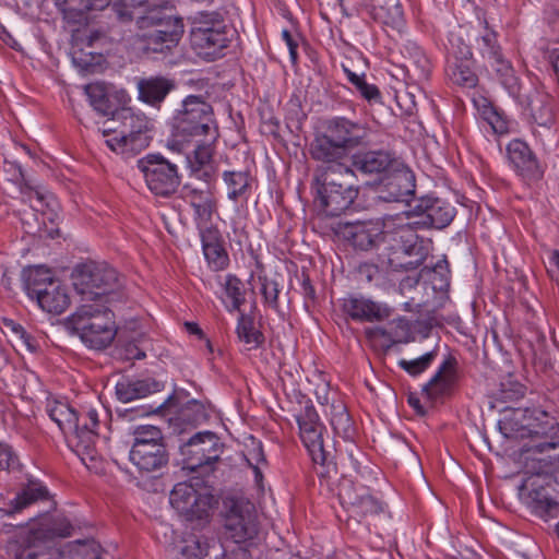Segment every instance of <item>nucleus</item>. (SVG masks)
Listing matches in <instances>:
<instances>
[{
	"instance_id": "f257e3e1",
	"label": "nucleus",
	"mask_w": 559,
	"mask_h": 559,
	"mask_svg": "<svg viewBox=\"0 0 559 559\" xmlns=\"http://www.w3.org/2000/svg\"><path fill=\"white\" fill-rule=\"evenodd\" d=\"M322 163L314 175L318 201L328 216H337L358 197V179L354 169L342 160Z\"/></svg>"
},
{
	"instance_id": "f03ea898",
	"label": "nucleus",
	"mask_w": 559,
	"mask_h": 559,
	"mask_svg": "<svg viewBox=\"0 0 559 559\" xmlns=\"http://www.w3.org/2000/svg\"><path fill=\"white\" fill-rule=\"evenodd\" d=\"M369 129L366 124L344 117L329 120L324 132L317 134L310 145V155L318 162H336L367 144Z\"/></svg>"
},
{
	"instance_id": "7ed1b4c3",
	"label": "nucleus",
	"mask_w": 559,
	"mask_h": 559,
	"mask_svg": "<svg viewBox=\"0 0 559 559\" xmlns=\"http://www.w3.org/2000/svg\"><path fill=\"white\" fill-rule=\"evenodd\" d=\"M72 524L63 516L48 518L11 538L4 549L5 559H38L58 539L71 536Z\"/></svg>"
},
{
	"instance_id": "20e7f679",
	"label": "nucleus",
	"mask_w": 559,
	"mask_h": 559,
	"mask_svg": "<svg viewBox=\"0 0 559 559\" xmlns=\"http://www.w3.org/2000/svg\"><path fill=\"white\" fill-rule=\"evenodd\" d=\"M300 438L307 448L316 465L321 467L317 473L326 478L338 473V463L336 462V441H329L330 433L325 426L320 421L319 415L313 406H306L302 413L297 417Z\"/></svg>"
},
{
	"instance_id": "39448f33",
	"label": "nucleus",
	"mask_w": 559,
	"mask_h": 559,
	"mask_svg": "<svg viewBox=\"0 0 559 559\" xmlns=\"http://www.w3.org/2000/svg\"><path fill=\"white\" fill-rule=\"evenodd\" d=\"M73 332L94 349H104L115 338L114 313L100 304H83L70 318Z\"/></svg>"
},
{
	"instance_id": "423d86ee",
	"label": "nucleus",
	"mask_w": 559,
	"mask_h": 559,
	"mask_svg": "<svg viewBox=\"0 0 559 559\" xmlns=\"http://www.w3.org/2000/svg\"><path fill=\"white\" fill-rule=\"evenodd\" d=\"M169 499L171 507L186 521L199 527H205L210 523L214 506L217 503L211 487L199 479L178 483Z\"/></svg>"
},
{
	"instance_id": "0eeeda50",
	"label": "nucleus",
	"mask_w": 559,
	"mask_h": 559,
	"mask_svg": "<svg viewBox=\"0 0 559 559\" xmlns=\"http://www.w3.org/2000/svg\"><path fill=\"white\" fill-rule=\"evenodd\" d=\"M47 412L49 417L58 425L63 433H72L70 443L82 463L88 469H95L98 461L95 449V433L87 425L80 427L74 408L68 403L58 400H48Z\"/></svg>"
},
{
	"instance_id": "6e6552de",
	"label": "nucleus",
	"mask_w": 559,
	"mask_h": 559,
	"mask_svg": "<svg viewBox=\"0 0 559 559\" xmlns=\"http://www.w3.org/2000/svg\"><path fill=\"white\" fill-rule=\"evenodd\" d=\"M119 123L118 135L106 140L107 146L120 154H138L150 144L148 122L143 114L131 108H120L112 112V122Z\"/></svg>"
},
{
	"instance_id": "1a4fd4ad",
	"label": "nucleus",
	"mask_w": 559,
	"mask_h": 559,
	"mask_svg": "<svg viewBox=\"0 0 559 559\" xmlns=\"http://www.w3.org/2000/svg\"><path fill=\"white\" fill-rule=\"evenodd\" d=\"M73 286L83 301H92L111 294L119 285L115 269L96 262L76 266L72 275Z\"/></svg>"
},
{
	"instance_id": "9d476101",
	"label": "nucleus",
	"mask_w": 559,
	"mask_h": 559,
	"mask_svg": "<svg viewBox=\"0 0 559 559\" xmlns=\"http://www.w3.org/2000/svg\"><path fill=\"white\" fill-rule=\"evenodd\" d=\"M147 188L159 197L174 194L180 186L178 167L159 154H150L138 160Z\"/></svg>"
},
{
	"instance_id": "9b49d317",
	"label": "nucleus",
	"mask_w": 559,
	"mask_h": 559,
	"mask_svg": "<svg viewBox=\"0 0 559 559\" xmlns=\"http://www.w3.org/2000/svg\"><path fill=\"white\" fill-rule=\"evenodd\" d=\"M178 126L182 132L193 136L204 135L216 140L218 131L213 118V108L202 96L189 95L182 102V109L177 115Z\"/></svg>"
},
{
	"instance_id": "f8f14e48",
	"label": "nucleus",
	"mask_w": 559,
	"mask_h": 559,
	"mask_svg": "<svg viewBox=\"0 0 559 559\" xmlns=\"http://www.w3.org/2000/svg\"><path fill=\"white\" fill-rule=\"evenodd\" d=\"M555 486L556 481L548 472H538L525 477L519 489L520 495L534 512L546 516L559 511Z\"/></svg>"
},
{
	"instance_id": "ddd939ff",
	"label": "nucleus",
	"mask_w": 559,
	"mask_h": 559,
	"mask_svg": "<svg viewBox=\"0 0 559 559\" xmlns=\"http://www.w3.org/2000/svg\"><path fill=\"white\" fill-rule=\"evenodd\" d=\"M223 444L212 431L198 432L181 447L185 468L204 474L213 472V464L219 460Z\"/></svg>"
},
{
	"instance_id": "4468645a",
	"label": "nucleus",
	"mask_w": 559,
	"mask_h": 559,
	"mask_svg": "<svg viewBox=\"0 0 559 559\" xmlns=\"http://www.w3.org/2000/svg\"><path fill=\"white\" fill-rule=\"evenodd\" d=\"M513 429V425L521 424L515 429L519 437H531L535 439L534 443L543 440L551 439L558 436L559 424L545 411L534 409H518L513 414V418L503 423Z\"/></svg>"
},
{
	"instance_id": "2eb2a0df",
	"label": "nucleus",
	"mask_w": 559,
	"mask_h": 559,
	"mask_svg": "<svg viewBox=\"0 0 559 559\" xmlns=\"http://www.w3.org/2000/svg\"><path fill=\"white\" fill-rule=\"evenodd\" d=\"M384 218L376 221L340 222L336 233L360 250H370L382 242Z\"/></svg>"
},
{
	"instance_id": "dca6fc26",
	"label": "nucleus",
	"mask_w": 559,
	"mask_h": 559,
	"mask_svg": "<svg viewBox=\"0 0 559 559\" xmlns=\"http://www.w3.org/2000/svg\"><path fill=\"white\" fill-rule=\"evenodd\" d=\"M418 228H444L455 216L454 206L438 198H424L408 211Z\"/></svg>"
},
{
	"instance_id": "f3484780",
	"label": "nucleus",
	"mask_w": 559,
	"mask_h": 559,
	"mask_svg": "<svg viewBox=\"0 0 559 559\" xmlns=\"http://www.w3.org/2000/svg\"><path fill=\"white\" fill-rule=\"evenodd\" d=\"M253 506L246 500H231L226 514L225 527L236 543H242L257 535Z\"/></svg>"
},
{
	"instance_id": "a211bd4d",
	"label": "nucleus",
	"mask_w": 559,
	"mask_h": 559,
	"mask_svg": "<svg viewBox=\"0 0 559 559\" xmlns=\"http://www.w3.org/2000/svg\"><path fill=\"white\" fill-rule=\"evenodd\" d=\"M136 24L141 31L156 29L164 34L168 38L165 41L168 47H176L183 35L182 20L157 9L148 10L143 16H139Z\"/></svg>"
},
{
	"instance_id": "6ab92c4d",
	"label": "nucleus",
	"mask_w": 559,
	"mask_h": 559,
	"mask_svg": "<svg viewBox=\"0 0 559 559\" xmlns=\"http://www.w3.org/2000/svg\"><path fill=\"white\" fill-rule=\"evenodd\" d=\"M413 222L414 218L408 211L384 217L381 245L388 252L392 251L396 245L400 247L404 241H414V234L419 228Z\"/></svg>"
},
{
	"instance_id": "aec40b11",
	"label": "nucleus",
	"mask_w": 559,
	"mask_h": 559,
	"mask_svg": "<svg viewBox=\"0 0 559 559\" xmlns=\"http://www.w3.org/2000/svg\"><path fill=\"white\" fill-rule=\"evenodd\" d=\"M338 498L345 508L360 516L377 514L382 510L381 503L369 495L368 489L348 481L341 484Z\"/></svg>"
},
{
	"instance_id": "412c9836",
	"label": "nucleus",
	"mask_w": 559,
	"mask_h": 559,
	"mask_svg": "<svg viewBox=\"0 0 559 559\" xmlns=\"http://www.w3.org/2000/svg\"><path fill=\"white\" fill-rule=\"evenodd\" d=\"M427 257L423 241L414 234V241H404L400 247L396 245L388 252V263L394 271H409L419 267Z\"/></svg>"
},
{
	"instance_id": "4be33fe9",
	"label": "nucleus",
	"mask_w": 559,
	"mask_h": 559,
	"mask_svg": "<svg viewBox=\"0 0 559 559\" xmlns=\"http://www.w3.org/2000/svg\"><path fill=\"white\" fill-rule=\"evenodd\" d=\"M130 461L140 472L153 473L168 463L166 445L131 447Z\"/></svg>"
},
{
	"instance_id": "5701e85b",
	"label": "nucleus",
	"mask_w": 559,
	"mask_h": 559,
	"mask_svg": "<svg viewBox=\"0 0 559 559\" xmlns=\"http://www.w3.org/2000/svg\"><path fill=\"white\" fill-rule=\"evenodd\" d=\"M508 155L510 162L524 178L539 179L542 177L538 162L525 142L512 141L508 145Z\"/></svg>"
},
{
	"instance_id": "b1692460",
	"label": "nucleus",
	"mask_w": 559,
	"mask_h": 559,
	"mask_svg": "<svg viewBox=\"0 0 559 559\" xmlns=\"http://www.w3.org/2000/svg\"><path fill=\"white\" fill-rule=\"evenodd\" d=\"M190 41L195 52L204 58H215L227 47L226 26L214 28L209 33L190 32Z\"/></svg>"
},
{
	"instance_id": "393cba45",
	"label": "nucleus",
	"mask_w": 559,
	"mask_h": 559,
	"mask_svg": "<svg viewBox=\"0 0 559 559\" xmlns=\"http://www.w3.org/2000/svg\"><path fill=\"white\" fill-rule=\"evenodd\" d=\"M352 165L362 174L372 175L390 171L400 163L389 152L379 150L355 154Z\"/></svg>"
},
{
	"instance_id": "a878e982",
	"label": "nucleus",
	"mask_w": 559,
	"mask_h": 559,
	"mask_svg": "<svg viewBox=\"0 0 559 559\" xmlns=\"http://www.w3.org/2000/svg\"><path fill=\"white\" fill-rule=\"evenodd\" d=\"M371 15L386 32L400 33L405 23L400 0H377Z\"/></svg>"
},
{
	"instance_id": "bb28decb",
	"label": "nucleus",
	"mask_w": 559,
	"mask_h": 559,
	"mask_svg": "<svg viewBox=\"0 0 559 559\" xmlns=\"http://www.w3.org/2000/svg\"><path fill=\"white\" fill-rule=\"evenodd\" d=\"M392 170L384 185L388 192L384 199L393 202L407 201V198L415 192L414 175L406 168H400V166H395Z\"/></svg>"
},
{
	"instance_id": "cd10ccee",
	"label": "nucleus",
	"mask_w": 559,
	"mask_h": 559,
	"mask_svg": "<svg viewBox=\"0 0 559 559\" xmlns=\"http://www.w3.org/2000/svg\"><path fill=\"white\" fill-rule=\"evenodd\" d=\"M139 99L151 106H158L174 90L171 80L164 76L142 78L138 81Z\"/></svg>"
},
{
	"instance_id": "c85d7f7f",
	"label": "nucleus",
	"mask_w": 559,
	"mask_h": 559,
	"mask_svg": "<svg viewBox=\"0 0 559 559\" xmlns=\"http://www.w3.org/2000/svg\"><path fill=\"white\" fill-rule=\"evenodd\" d=\"M35 298L44 311L53 314L62 313L70 305L67 288L60 280L48 283V287Z\"/></svg>"
},
{
	"instance_id": "c756f323",
	"label": "nucleus",
	"mask_w": 559,
	"mask_h": 559,
	"mask_svg": "<svg viewBox=\"0 0 559 559\" xmlns=\"http://www.w3.org/2000/svg\"><path fill=\"white\" fill-rule=\"evenodd\" d=\"M343 309L350 318L360 321H381L389 316L388 310L376 302L357 297L344 299Z\"/></svg>"
},
{
	"instance_id": "7c9ffc66",
	"label": "nucleus",
	"mask_w": 559,
	"mask_h": 559,
	"mask_svg": "<svg viewBox=\"0 0 559 559\" xmlns=\"http://www.w3.org/2000/svg\"><path fill=\"white\" fill-rule=\"evenodd\" d=\"M47 498V488L40 483L32 480L21 489L14 499L10 500L7 509H1V512L8 515L19 513L31 504Z\"/></svg>"
},
{
	"instance_id": "2f4dec72",
	"label": "nucleus",
	"mask_w": 559,
	"mask_h": 559,
	"mask_svg": "<svg viewBox=\"0 0 559 559\" xmlns=\"http://www.w3.org/2000/svg\"><path fill=\"white\" fill-rule=\"evenodd\" d=\"M524 451L543 467L551 471L559 469V436L533 443Z\"/></svg>"
},
{
	"instance_id": "473e14b6",
	"label": "nucleus",
	"mask_w": 559,
	"mask_h": 559,
	"mask_svg": "<svg viewBox=\"0 0 559 559\" xmlns=\"http://www.w3.org/2000/svg\"><path fill=\"white\" fill-rule=\"evenodd\" d=\"M210 538L205 534L186 533L177 546L178 559H203L211 547Z\"/></svg>"
},
{
	"instance_id": "72a5a7b5",
	"label": "nucleus",
	"mask_w": 559,
	"mask_h": 559,
	"mask_svg": "<svg viewBox=\"0 0 559 559\" xmlns=\"http://www.w3.org/2000/svg\"><path fill=\"white\" fill-rule=\"evenodd\" d=\"M159 390V383L154 380H122L116 385V394L118 399L123 402H130L135 399L146 396L152 392Z\"/></svg>"
},
{
	"instance_id": "f704fd0d",
	"label": "nucleus",
	"mask_w": 559,
	"mask_h": 559,
	"mask_svg": "<svg viewBox=\"0 0 559 559\" xmlns=\"http://www.w3.org/2000/svg\"><path fill=\"white\" fill-rule=\"evenodd\" d=\"M57 280L50 269L41 265L32 266L23 271L24 286L31 298L37 297L48 287V283Z\"/></svg>"
},
{
	"instance_id": "c9c22d12",
	"label": "nucleus",
	"mask_w": 559,
	"mask_h": 559,
	"mask_svg": "<svg viewBox=\"0 0 559 559\" xmlns=\"http://www.w3.org/2000/svg\"><path fill=\"white\" fill-rule=\"evenodd\" d=\"M455 382L454 366L451 360H445L439 371L425 385L424 390L431 399L447 394Z\"/></svg>"
},
{
	"instance_id": "e433bc0d",
	"label": "nucleus",
	"mask_w": 559,
	"mask_h": 559,
	"mask_svg": "<svg viewBox=\"0 0 559 559\" xmlns=\"http://www.w3.org/2000/svg\"><path fill=\"white\" fill-rule=\"evenodd\" d=\"M324 413L330 414V425L334 437L344 440L350 439L353 433V424L345 405L342 402L325 405Z\"/></svg>"
},
{
	"instance_id": "4c0bfd02",
	"label": "nucleus",
	"mask_w": 559,
	"mask_h": 559,
	"mask_svg": "<svg viewBox=\"0 0 559 559\" xmlns=\"http://www.w3.org/2000/svg\"><path fill=\"white\" fill-rule=\"evenodd\" d=\"M85 93L88 96L91 105L99 114L107 116L115 111L108 98V91L105 83L95 82L85 86Z\"/></svg>"
},
{
	"instance_id": "58836bf2",
	"label": "nucleus",
	"mask_w": 559,
	"mask_h": 559,
	"mask_svg": "<svg viewBox=\"0 0 559 559\" xmlns=\"http://www.w3.org/2000/svg\"><path fill=\"white\" fill-rule=\"evenodd\" d=\"M237 336L248 349L257 348L263 343V334L255 329L252 318L241 314L237 325Z\"/></svg>"
},
{
	"instance_id": "ea45409f",
	"label": "nucleus",
	"mask_w": 559,
	"mask_h": 559,
	"mask_svg": "<svg viewBox=\"0 0 559 559\" xmlns=\"http://www.w3.org/2000/svg\"><path fill=\"white\" fill-rule=\"evenodd\" d=\"M492 61L496 66L495 70L499 75L501 84L508 90L511 95L519 93L520 86L518 78L514 75L513 69L509 62L504 61L499 51H492Z\"/></svg>"
},
{
	"instance_id": "a19ab883",
	"label": "nucleus",
	"mask_w": 559,
	"mask_h": 559,
	"mask_svg": "<svg viewBox=\"0 0 559 559\" xmlns=\"http://www.w3.org/2000/svg\"><path fill=\"white\" fill-rule=\"evenodd\" d=\"M132 447L166 445L162 430L153 425H140L132 431Z\"/></svg>"
},
{
	"instance_id": "79ce46f5",
	"label": "nucleus",
	"mask_w": 559,
	"mask_h": 559,
	"mask_svg": "<svg viewBox=\"0 0 559 559\" xmlns=\"http://www.w3.org/2000/svg\"><path fill=\"white\" fill-rule=\"evenodd\" d=\"M100 546L94 539L74 540L66 544L60 550V556L81 555L87 559H99Z\"/></svg>"
},
{
	"instance_id": "37998d69",
	"label": "nucleus",
	"mask_w": 559,
	"mask_h": 559,
	"mask_svg": "<svg viewBox=\"0 0 559 559\" xmlns=\"http://www.w3.org/2000/svg\"><path fill=\"white\" fill-rule=\"evenodd\" d=\"M192 20L191 32L209 33L214 28H222L225 26L224 20L218 12L201 11L195 13Z\"/></svg>"
},
{
	"instance_id": "c03bdc74",
	"label": "nucleus",
	"mask_w": 559,
	"mask_h": 559,
	"mask_svg": "<svg viewBox=\"0 0 559 559\" xmlns=\"http://www.w3.org/2000/svg\"><path fill=\"white\" fill-rule=\"evenodd\" d=\"M216 140L211 141V138L205 136V140L200 141L193 151V156L188 157V162L192 171H199L202 167L210 164L213 157V144Z\"/></svg>"
},
{
	"instance_id": "a18cd8bd",
	"label": "nucleus",
	"mask_w": 559,
	"mask_h": 559,
	"mask_svg": "<svg viewBox=\"0 0 559 559\" xmlns=\"http://www.w3.org/2000/svg\"><path fill=\"white\" fill-rule=\"evenodd\" d=\"M191 205L194 209L197 219L201 224L211 222L213 213L216 211V201L211 192L203 193L202 198H192Z\"/></svg>"
},
{
	"instance_id": "49530a36",
	"label": "nucleus",
	"mask_w": 559,
	"mask_h": 559,
	"mask_svg": "<svg viewBox=\"0 0 559 559\" xmlns=\"http://www.w3.org/2000/svg\"><path fill=\"white\" fill-rule=\"evenodd\" d=\"M224 180L228 188V198L236 200L249 187V175L246 171H226Z\"/></svg>"
},
{
	"instance_id": "de8ad7c7",
	"label": "nucleus",
	"mask_w": 559,
	"mask_h": 559,
	"mask_svg": "<svg viewBox=\"0 0 559 559\" xmlns=\"http://www.w3.org/2000/svg\"><path fill=\"white\" fill-rule=\"evenodd\" d=\"M141 38L144 43L143 48L147 52L167 53L175 48L168 47V44L165 43L168 38L164 36V34H159L156 29H145Z\"/></svg>"
},
{
	"instance_id": "09e8293b",
	"label": "nucleus",
	"mask_w": 559,
	"mask_h": 559,
	"mask_svg": "<svg viewBox=\"0 0 559 559\" xmlns=\"http://www.w3.org/2000/svg\"><path fill=\"white\" fill-rule=\"evenodd\" d=\"M203 251L210 266L213 270H224L228 265V255L219 243H204Z\"/></svg>"
},
{
	"instance_id": "8fccbe9b",
	"label": "nucleus",
	"mask_w": 559,
	"mask_h": 559,
	"mask_svg": "<svg viewBox=\"0 0 559 559\" xmlns=\"http://www.w3.org/2000/svg\"><path fill=\"white\" fill-rule=\"evenodd\" d=\"M451 79L455 84L464 87H474L478 82V78L468 61L456 63L452 69Z\"/></svg>"
},
{
	"instance_id": "3c124183",
	"label": "nucleus",
	"mask_w": 559,
	"mask_h": 559,
	"mask_svg": "<svg viewBox=\"0 0 559 559\" xmlns=\"http://www.w3.org/2000/svg\"><path fill=\"white\" fill-rule=\"evenodd\" d=\"M224 289L226 295L233 300V309L238 310L245 302V289L242 282L234 275H227Z\"/></svg>"
},
{
	"instance_id": "603ef678",
	"label": "nucleus",
	"mask_w": 559,
	"mask_h": 559,
	"mask_svg": "<svg viewBox=\"0 0 559 559\" xmlns=\"http://www.w3.org/2000/svg\"><path fill=\"white\" fill-rule=\"evenodd\" d=\"M24 185L21 188V191L25 198V200L29 203V205L35 211H41L44 205L45 195L39 190L32 187L28 181L25 180L24 175L22 171H20Z\"/></svg>"
},
{
	"instance_id": "864d4df0",
	"label": "nucleus",
	"mask_w": 559,
	"mask_h": 559,
	"mask_svg": "<svg viewBox=\"0 0 559 559\" xmlns=\"http://www.w3.org/2000/svg\"><path fill=\"white\" fill-rule=\"evenodd\" d=\"M146 0H116L112 10L116 12L118 20L128 22L133 19L132 8L142 5Z\"/></svg>"
},
{
	"instance_id": "5fc2aeb1",
	"label": "nucleus",
	"mask_w": 559,
	"mask_h": 559,
	"mask_svg": "<svg viewBox=\"0 0 559 559\" xmlns=\"http://www.w3.org/2000/svg\"><path fill=\"white\" fill-rule=\"evenodd\" d=\"M261 281V293L265 301L273 308H277L278 299V283L275 280L267 278L266 276L260 277Z\"/></svg>"
},
{
	"instance_id": "6e6d98bb",
	"label": "nucleus",
	"mask_w": 559,
	"mask_h": 559,
	"mask_svg": "<svg viewBox=\"0 0 559 559\" xmlns=\"http://www.w3.org/2000/svg\"><path fill=\"white\" fill-rule=\"evenodd\" d=\"M433 356L430 352L414 360H401L400 366L411 374H418L429 366Z\"/></svg>"
},
{
	"instance_id": "4d7b16f0",
	"label": "nucleus",
	"mask_w": 559,
	"mask_h": 559,
	"mask_svg": "<svg viewBox=\"0 0 559 559\" xmlns=\"http://www.w3.org/2000/svg\"><path fill=\"white\" fill-rule=\"evenodd\" d=\"M250 441L251 445H247V451L245 453V459L249 466L257 464H266L261 442L257 441L252 437L250 438Z\"/></svg>"
},
{
	"instance_id": "13d9d810",
	"label": "nucleus",
	"mask_w": 559,
	"mask_h": 559,
	"mask_svg": "<svg viewBox=\"0 0 559 559\" xmlns=\"http://www.w3.org/2000/svg\"><path fill=\"white\" fill-rule=\"evenodd\" d=\"M16 465V457L13 455L11 448L0 443V469H10Z\"/></svg>"
},
{
	"instance_id": "bf43d9fd",
	"label": "nucleus",
	"mask_w": 559,
	"mask_h": 559,
	"mask_svg": "<svg viewBox=\"0 0 559 559\" xmlns=\"http://www.w3.org/2000/svg\"><path fill=\"white\" fill-rule=\"evenodd\" d=\"M12 330L19 337L21 346H24L29 352H34L36 349V346L34 345L32 337L26 333V331L21 325H14Z\"/></svg>"
},
{
	"instance_id": "052dcab7",
	"label": "nucleus",
	"mask_w": 559,
	"mask_h": 559,
	"mask_svg": "<svg viewBox=\"0 0 559 559\" xmlns=\"http://www.w3.org/2000/svg\"><path fill=\"white\" fill-rule=\"evenodd\" d=\"M486 119L495 132L504 133L508 130L507 122L496 111H492Z\"/></svg>"
},
{
	"instance_id": "680f3d73",
	"label": "nucleus",
	"mask_w": 559,
	"mask_h": 559,
	"mask_svg": "<svg viewBox=\"0 0 559 559\" xmlns=\"http://www.w3.org/2000/svg\"><path fill=\"white\" fill-rule=\"evenodd\" d=\"M357 91L369 102L380 99V92L373 84H368L365 82L361 88H358Z\"/></svg>"
},
{
	"instance_id": "e2e57ef3",
	"label": "nucleus",
	"mask_w": 559,
	"mask_h": 559,
	"mask_svg": "<svg viewBox=\"0 0 559 559\" xmlns=\"http://www.w3.org/2000/svg\"><path fill=\"white\" fill-rule=\"evenodd\" d=\"M186 198L190 201L192 198H202L203 193H210V188L207 185H203L202 188H192L190 185L185 186Z\"/></svg>"
},
{
	"instance_id": "0e129e2a",
	"label": "nucleus",
	"mask_w": 559,
	"mask_h": 559,
	"mask_svg": "<svg viewBox=\"0 0 559 559\" xmlns=\"http://www.w3.org/2000/svg\"><path fill=\"white\" fill-rule=\"evenodd\" d=\"M109 3L110 0H85L84 7L80 8L79 10L81 12L91 10H103L107 8Z\"/></svg>"
},
{
	"instance_id": "69168bd1",
	"label": "nucleus",
	"mask_w": 559,
	"mask_h": 559,
	"mask_svg": "<svg viewBox=\"0 0 559 559\" xmlns=\"http://www.w3.org/2000/svg\"><path fill=\"white\" fill-rule=\"evenodd\" d=\"M111 122H112V117L110 119H108L107 121H105L104 128H103L104 136L118 135L119 123L118 122L111 123Z\"/></svg>"
},
{
	"instance_id": "338daca9",
	"label": "nucleus",
	"mask_w": 559,
	"mask_h": 559,
	"mask_svg": "<svg viewBox=\"0 0 559 559\" xmlns=\"http://www.w3.org/2000/svg\"><path fill=\"white\" fill-rule=\"evenodd\" d=\"M126 352L128 359H142L145 357V353L138 348L134 344H128Z\"/></svg>"
},
{
	"instance_id": "774afa93",
	"label": "nucleus",
	"mask_w": 559,
	"mask_h": 559,
	"mask_svg": "<svg viewBox=\"0 0 559 559\" xmlns=\"http://www.w3.org/2000/svg\"><path fill=\"white\" fill-rule=\"evenodd\" d=\"M344 71L347 74L348 80L355 85V87L361 88L362 84L366 82L364 75H358L357 73L350 71L349 69L344 67Z\"/></svg>"
}]
</instances>
